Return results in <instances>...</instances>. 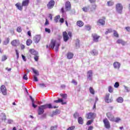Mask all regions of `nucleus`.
Listing matches in <instances>:
<instances>
[{
  "label": "nucleus",
  "mask_w": 130,
  "mask_h": 130,
  "mask_svg": "<svg viewBox=\"0 0 130 130\" xmlns=\"http://www.w3.org/2000/svg\"><path fill=\"white\" fill-rule=\"evenodd\" d=\"M103 122L104 124V126L106 128H107L108 129H109L110 128V122H109V120H108V119L105 118L103 120Z\"/></svg>",
  "instance_id": "423d86ee"
},
{
  "label": "nucleus",
  "mask_w": 130,
  "mask_h": 130,
  "mask_svg": "<svg viewBox=\"0 0 130 130\" xmlns=\"http://www.w3.org/2000/svg\"><path fill=\"white\" fill-rule=\"evenodd\" d=\"M108 91L109 93H112L113 92V89L111 86L108 87Z\"/></svg>",
  "instance_id": "a18cd8bd"
},
{
  "label": "nucleus",
  "mask_w": 130,
  "mask_h": 130,
  "mask_svg": "<svg viewBox=\"0 0 130 130\" xmlns=\"http://www.w3.org/2000/svg\"><path fill=\"white\" fill-rule=\"evenodd\" d=\"M114 86L115 88H118V87H119V83L118 82H116Z\"/></svg>",
  "instance_id": "bf43d9fd"
},
{
  "label": "nucleus",
  "mask_w": 130,
  "mask_h": 130,
  "mask_svg": "<svg viewBox=\"0 0 130 130\" xmlns=\"http://www.w3.org/2000/svg\"><path fill=\"white\" fill-rule=\"evenodd\" d=\"M6 59H8V57H7V56L6 55H4L2 56V61H5V60H6Z\"/></svg>",
  "instance_id": "49530a36"
},
{
  "label": "nucleus",
  "mask_w": 130,
  "mask_h": 130,
  "mask_svg": "<svg viewBox=\"0 0 130 130\" xmlns=\"http://www.w3.org/2000/svg\"><path fill=\"white\" fill-rule=\"evenodd\" d=\"M89 6L88 7H84L82 8V11L83 12H84L85 13H87V12H89Z\"/></svg>",
  "instance_id": "72a5a7b5"
},
{
  "label": "nucleus",
  "mask_w": 130,
  "mask_h": 130,
  "mask_svg": "<svg viewBox=\"0 0 130 130\" xmlns=\"http://www.w3.org/2000/svg\"><path fill=\"white\" fill-rule=\"evenodd\" d=\"M67 57L68 59H72L74 57V53L72 52H68L67 54Z\"/></svg>",
  "instance_id": "5701e85b"
},
{
  "label": "nucleus",
  "mask_w": 130,
  "mask_h": 130,
  "mask_svg": "<svg viewBox=\"0 0 130 130\" xmlns=\"http://www.w3.org/2000/svg\"><path fill=\"white\" fill-rule=\"evenodd\" d=\"M30 4V0H24L22 2L23 7H28Z\"/></svg>",
  "instance_id": "6ab92c4d"
},
{
  "label": "nucleus",
  "mask_w": 130,
  "mask_h": 130,
  "mask_svg": "<svg viewBox=\"0 0 130 130\" xmlns=\"http://www.w3.org/2000/svg\"><path fill=\"white\" fill-rule=\"evenodd\" d=\"M60 113V111L58 109H56L55 111H53V115H56Z\"/></svg>",
  "instance_id": "f704fd0d"
},
{
  "label": "nucleus",
  "mask_w": 130,
  "mask_h": 130,
  "mask_svg": "<svg viewBox=\"0 0 130 130\" xmlns=\"http://www.w3.org/2000/svg\"><path fill=\"white\" fill-rule=\"evenodd\" d=\"M9 43H10V38H7L4 42V44L7 45V44H9Z\"/></svg>",
  "instance_id": "473e14b6"
},
{
  "label": "nucleus",
  "mask_w": 130,
  "mask_h": 130,
  "mask_svg": "<svg viewBox=\"0 0 130 130\" xmlns=\"http://www.w3.org/2000/svg\"><path fill=\"white\" fill-rule=\"evenodd\" d=\"M89 92L91 94H92V95H94L95 94V90H94V88L92 87H89Z\"/></svg>",
  "instance_id": "e433bc0d"
},
{
  "label": "nucleus",
  "mask_w": 130,
  "mask_h": 130,
  "mask_svg": "<svg viewBox=\"0 0 130 130\" xmlns=\"http://www.w3.org/2000/svg\"><path fill=\"white\" fill-rule=\"evenodd\" d=\"M59 19H60V15L56 16L54 18V21H55V23H57V22H58V20H59Z\"/></svg>",
  "instance_id": "37998d69"
},
{
  "label": "nucleus",
  "mask_w": 130,
  "mask_h": 130,
  "mask_svg": "<svg viewBox=\"0 0 130 130\" xmlns=\"http://www.w3.org/2000/svg\"><path fill=\"white\" fill-rule=\"evenodd\" d=\"M106 116L108 117V119L110 120V121H114V116L111 114L110 112H108L106 113Z\"/></svg>",
  "instance_id": "f8f14e48"
},
{
  "label": "nucleus",
  "mask_w": 130,
  "mask_h": 130,
  "mask_svg": "<svg viewBox=\"0 0 130 130\" xmlns=\"http://www.w3.org/2000/svg\"><path fill=\"white\" fill-rule=\"evenodd\" d=\"M59 45H60V44L59 43H57L56 44V46H55V51H56V52H57V51H58V47H59Z\"/></svg>",
  "instance_id": "c03bdc74"
},
{
  "label": "nucleus",
  "mask_w": 130,
  "mask_h": 130,
  "mask_svg": "<svg viewBox=\"0 0 130 130\" xmlns=\"http://www.w3.org/2000/svg\"><path fill=\"white\" fill-rule=\"evenodd\" d=\"M78 122L79 124H84V119L82 117H79L78 118Z\"/></svg>",
  "instance_id": "393cba45"
},
{
  "label": "nucleus",
  "mask_w": 130,
  "mask_h": 130,
  "mask_svg": "<svg viewBox=\"0 0 130 130\" xmlns=\"http://www.w3.org/2000/svg\"><path fill=\"white\" fill-rule=\"evenodd\" d=\"M34 81L35 82H38V78H37L36 75H34Z\"/></svg>",
  "instance_id": "4d7b16f0"
},
{
  "label": "nucleus",
  "mask_w": 130,
  "mask_h": 130,
  "mask_svg": "<svg viewBox=\"0 0 130 130\" xmlns=\"http://www.w3.org/2000/svg\"><path fill=\"white\" fill-rule=\"evenodd\" d=\"M29 98L31 101L32 107H33V108H36L37 107V105H35L34 103V99L32 98L31 95L29 96Z\"/></svg>",
  "instance_id": "b1692460"
},
{
  "label": "nucleus",
  "mask_w": 130,
  "mask_h": 130,
  "mask_svg": "<svg viewBox=\"0 0 130 130\" xmlns=\"http://www.w3.org/2000/svg\"><path fill=\"white\" fill-rule=\"evenodd\" d=\"M0 93H2L3 95H7L8 92H7V87L4 85H2L0 87Z\"/></svg>",
  "instance_id": "39448f33"
},
{
  "label": "nucleus",
  "mask_w": 130,
  "mask_h": 130,
  "mask_svg": "<svg viewBox=\"0 0 130 130\" xmlns=\"http://www.w3.org/2000/svg\"><path fill=\"white\" fill-rule=\"evenodd\" d=\"M75 128H76V127L75 126H72L68 127L67 130H74L75 129Z\"/></svg>",
  "instance_id": "864d4df0"
},
{
  "label": "nucleus",
  "mask_w": 130,
  "mask_h": 130,
  "mask_svg": "<svg viewBox=\"0 0 130 130\" xmlns=\"http://www.w3.org/2000/svg\"><path fill=\"white\" fill-rule=\"evenodd\" d=\"M125 29H126V31H128V32H130V27L129 26L126 27Z\"/></svg>",
  "instance_id": "774afa93"
},
{
  "label": "nucleus",
  "mask_w": 130,
  "mask_h": 130,
  "mask_svg": "<svg viewBox=\"0 0 130 130\" xmlns=\"http://www.w3.org/2000/svg\"><path fill=\"white\" fill-rule=\"evenodd\" d=\"M13 121H14L12 119H8L7 122L9 124H11L13 123Z\"/></svg>",
  "instance_id": "052dcab7"
},
{
  "label": "nucleus",
  "mask_w": 130,
  "mask_h": 130,
  "mask_svg": "<svg viewBox=\"0 0 130 130\" xmlns=\"http://www.w3.org/2000/svg\"><path fill=\"white\" fill-rule=\"evenodd\" d=\"M123 9V7L122 5L120 3H118L116 5V11L119 13L121 14L122 13V10Z\"/></svg>",
  "instance_id": "20e7f679"
},
{
  "label": "nucleus",
  "mask_w": 130,
  "mask_h": 130,
  "mask_svg": "<svg viewBox=\"0 0 130 130\" xmlns=\"http://www.w3.org/2000/svg\"><path fill=\"white\" fill-rule=\"evenodd\" d=\"M112 29L108 28V29H107V31L105 32V34H106V35H107V34H109V33H112Z\"/></svg>",
  "instance_id": "79ce46f5"
},
{
  "label": "nucleus",
  "mask_w": 130,
  "mask_h": 130,
  "mask_svg": "<svg viewBox=\"0 0 130 130\" xmlns=\"http://www.w3.org/2000/svg\"><path fill=\"white\" fill-rule=\"evenodd\" d=\"M113 35L115 37H116V38H118L119 37V35H118V33L117 32V31H116V30H113Z\"/></svg>",
  "instance_id": "ea45409f"
},
{
  "label": "nucleus",
  "mask_w": 130,
  "mask_h": 130,
  "mask_svg": "<svg viewBox=\"0 0 130 130\" xmlns=\"http://www.w3.org/2000/svg\"><path fill=\"white\" fill-rule=\"evenodd\" d=\"M31 70H32L34 74H35V76H39V72H38V71L35 70L34 68H31Z\"/></svg>",
  "instance_id": "c85d7f7f"
},
{
  "label": "nucleus",
  "mask_w": 130,
  "mask_h": 130,
  "mask_svg": "<svg viewBox=\"0 0 130 130\" xmlns=\"http://www.w3.org/2000/svg\"><path fill=\"white\" fill-rule=\"evenodd\" d=\"M55 4V2H54V1L51 0L48 3V4L47 5V7L48 9H49V10L52 9V8H53V7H54Z\"/></svg>",
  "instance_id": "9d476101"
},
{
  "label": "nucleus",
  "mask_w": 130,
  "mask_h": 130,
  "mask_svg": "<svg viewBox=\"0 0 130 130\" xmlns=\"http://www.w3.org/2000/svg\"><path fill=\"white\" fill-rule=\"evenodd\" d=\"M51 130H56L57 129V125L52 126L50 127Z\"/></svg>",
  "instance_id": "09e8293b"
},
{
  "label": "nucleus",
  "mask_w": 130,
  "mask_h": 130,
  "mask_svg": "<svg viewBox=\"0 0 130 130\" xmlns=\"http://www.w3.org/2000/svg\"><path fill=\"white\" fill-rule=\"evenodd\" d=\"M34 59L36 60V61H38V59H39V56L38 55H38H35Z\"/></svg>",
  "instance_id": "603ef678"
},
{
  "label": "nucleus",
  "mask_w": 130,
  "mask_h": 130,
  "mask_svg": "<svg viewBox=\"0 0 130 130\" xmlns=\"http://www.w3.org/2000/svg\"><path fill=\"white\" fill-rule=\"evenodd\" d=\"M77 25L78 27H83L84 26V22L81 20L77 22Z\"/></svg>",
  "instance_id": "cd10ccee"
},
{
  "label": "nucleus",
  "mask_w": 130,
  "mask_h": 130,
  "mask_svg": "<svg viewBox=\"0 0 130 130\" xmlns=\"http://www.w3.org/2000/svg\"><path fill=\"white\" fill-rule=\"evenodd\" d=\"M29 52L30 54H32V55L35 56L38 55V52L36 51L34 49H29Z\"/></svg>",
  "instance_id": "a211bd4d"
},
{
  "label": "nucleus",
  "mask_w": 130,
  "mask_h": 130,
  "mask_svg": "<svg viewBox=\"0 0 130 130\" xmlns=\"http://www.w3.org/2000/svg\"><path fill=\"white\" fill-rule=\"evenodd\" d=\"M73 116L74 118H78L79 117V113L76 112L74 114Z\"/></svg>",
  "instance_id": "3c124183"
},
{
  "label": "nucleus",
  "mask_w": 130,
  "mask_h": 130,
  "mask_svg": "<svg viewBox=\"0 0 130 130\" xmlns=\"http://www.w3.org/2000/svg\"><path fill=\"white\" fill-rule=\"evenodd\" d=\"M20 44V41L19 40H14L11 42V45L14 47H17Z\"/></svg>",
  "instance_id": "ddd939ff"
},
{
  "label": "nucleus",
  "mask_w": 130,
  "mask_h": 130,
  "mask_svg": "<svg viewBox=\"0 0 130 130\" xmlns=\"http://www.w3.org/2000/svg\"><path fill=\"white\" fill-rule=\"evenodd\" d=\"M87 79H89L90 81L93 80V71L89 70L87 72Z\"/></svg>",
  "instance_id": "9b49d317"
},
{
  "label": "nucleus",
  "mask_w": 130,
  "mask_h": 130,
  "mask_svg": "<svg viewBox=\"0 0 130 130\" xmlns=\"http://www.w3.org/2000/svg\"><path fill=\"white\" fill-rule=\"evenodd\" d=\"M105 17H103V19H99L96 24L98 26H104L105 25Z\"/></svg>",
  "instance_id": "0eeeda50"
},
{
  "label": "nucleus",
  "mask_w": 130,
  "mask_h": 130,
  "mask_svg": "<svg viewBox=\"0 0 130 130\" xmlns=\"http://www.w3.org/2000/svg\"><path fill=\"white\" fill-rule=\"evenodd\" d=\"M93 121H94V120H88L87 122H86V125H90V124H91Z\"/></svg>",
  "instance_id": "de8ad7c7"
},
{
  "label": "nucleus",
  "mask_w": 130,
  "mask_h": 130,
  "mask_svg": "<svg viewBox=\"0 0 130 130\" xmlns=\"http://www.w3.org/2000/svg\"><path fill=\"white\" fill-rule=\"evenodd\" d=\"M32 40L31 39H28L26 41V44L27 46H30L31 44H32Z\"/></svg>",
  "instance_id": "c9c22d12"
},
{
  "label": "nucleus",
  "mask_w": 130,
  "mask_h": 130,
  "mask_svg": "<svg viewBox=\"0 0 130 130\" xmlns=\"http://www.w3.org/2000/svg\"><path fill=\"white\" fill-rule=\"evenodd\" d=\"M71 2H70V1H67L66 3L65 4V9H66V11L68 12L69 11L71 10Z\"/></svg>",
  "instance_id": "4468645a"
},
{
  "label": "nucleus",
  "mask_w": 130,
  "mask_h": 130,
  "mask_svg": "<svg viewBox=\"0 0 130 130\" xmlns=\"http://www.w3.org/2000/svg\"><path fill=\"white\" fill-rule=\"evenodd\" d=\"M45 32H47V33H49V34L50 33V29L49 28H45Z\"/></svg>",
  "instance_id": "e2e57ef3"
},
{
  "label": "nucleus",
  "mask_w": 130,
  "mask_h": 130,
  "mask_svg": "<svg viewBox=\"0 0 130 130\" xmlns=\"http://www.w3.org/2000/svg\"><path fill=\"white\" fill-rule=\"evenodd\" d=\"M75 45H76V46L77 47L78 46V47H80V40H77L76 41Z\"/></svg>",
  "instance_id": "8fccbe9b"
},
{
  "label": "nucleus",
  "mask_w": 130,
  "mask_h": 130,
  "mask_svg": "<svg viewBox=\"0 0 130 130\" xmlns=\"http://www.w3.org/2000/svg\"><path fill=\"white\" fill-rule=\"evenodd\" d=\"M34 40L36 43H38L40 41V37L39 36H36L34 38Z\"/></svg>",
  "instance_id": "bb28decb"
},
{
  "label": "nucleus",
  "mask_w": 130,
  "mask_h": 130,
  "mask_svg": "<svg viewBox=\"0 0 130 130\" xmlns=\"http://www.w3.org/2000/svg\"><path fill=\"white\" fill-rule=\"evenodd\" d=\"M1 117L2 121H6L7 120V115L5 113H2Z\"/></svg>",
  "instance_id": "a878e982"
},
{
  "label": "nucleus",
  "mask_w": 130,
  "mask_h": 130,
  "mask_svg": "<svg viewBox=\"0 0 130 130\" xmlns=\"http://www.w3.org/2000/svg\"><path fill=\"white\" fill-rule=\"evenodd\" d=\"M110 96V93H107L106 94V96L105 97V101L106 102V103H111L112 101H113V100L112 98L110 99L109 96Z\"/></svg>",
  "instance_id": "1a4fd4ad"
},
{
  "label": "nucleus",
  "mask_w": 130,
  "mask_h": 130,
  "mask_svg": "<svg viewBox=\"0 0 130 130\" xmlns=\"http://www.w3.org/2000/svg\"><path fill=\"white\" fill-rule=\"evenodd\" d=\"M62 36L64 42H67L69 41L70 38H72L73 35L72 34L71 31H69L68 34L67 31H63Z\"/></svg>",
  "instance_id": "f03ea898"
},
{
  "label": "nucleus",
  "mask_w": 130,
  "mask_h": 130,
  "mask_svg": "<svg viewBox=\"0 0 130 130\" xmlns=\"http://www.w3.org/2000/svg\"><path fill=\"white\" fill-rule=\"evenodd\" d=\"M96 9H97V5H92L89 9V13H93L96 11Z\"/></svg>",
  "instance_id": "f3484780"
},
{
  "label": "nucleus",
  "mask_w": 130,
  "mask_h": 130,
  "mask_svg": "<svg viewBox=\"0 0 130 130\" xmlns=\"http://www.w3.org/2000/svg\"><path fill=\"white\" fill-rule=\"evenodd\" d=\"M56 44V41L55 40H52L49 46L51 48H52V49H54V47H55Z\"/></svg>",
  "instance_id": "2eb2a0df"
},
{
  "label": "nucleus",
  "mask_w": 130,
  "mask_h": 130,
  "mask_svg": "<svg viewBox=\"0 0 130 130\" xmlns=\"http://www.w3.org/2000/svg\"><path fill=\"white\" fill-rule=\"evenodd\" d=\"M60 96H61L63 99H67V98H68V94L66 93H60Z\"/></svg>",
  "instance_id": "4c0bfd02"
},
{
  "label": "nucleus",
  "mask_w": 130,
  "mask_h": 130,
  "mask_svg": "<svg viewBox=\"0 0 130 130\" xmlns=\"http://www.w3.org/2000/svg\"><path fill=\"white\" fill-rule=\"evenodd\" d=\"M47 108H49V109H52V108L55 109V108H58V107H56V106L52 107V105H51V104L43 105L39 107L38 110V114L39 115H41V114H43L44 113V109H47Z\"/></svg>",
  "instance_id": "f257e3e1"
},
{
  "label": "nucleus",
  "mask_w": 130,
  "mask_h": 130,
  "mask_svg": "<svg viewBox=\"0 0 130 130\" xmlns=\"http://www.w3.org/2000/svg\"><path fill=\"white\" fill-rule=\"evenodd\" d=\"M91 36L93 42H99V39L100 38V36H98L97 34H92Z\"/></svg>",
  "instance_id": "6e6552de"
},
{
  "label": "nucleus",
  "mask_w": 130,
  "mask_h": 130,
  "mask_svg": "<svg viewBox=\"0 0 130 130\" xmlns=\"http://www.w3.org/2000/svg\"><path fill=\"white\" fill-rule=\"evenodd\" d=\"M47 25H49V22L47 19H46V22L45 23V26H47Z\"/></svg>",
  "instance_id": "69168bd1"
},
{
  "label": "nucleus",
  "mask_w": 130,
  "mask_h": 130,
  "mask_svg": "<svg viewBox=\"0 0 130 130\" xmlns=\"http://www.w3.org/2000/svg\"><path fill=\"white\" fill-rule=\"evenodd\" d=\"M113 67L114 69H119L120 68V63L119 62L116 61L113 63Z\"/></svg>",
  "instance_id": "4be33fe9"
},
{
  "label": "nucleus",
  "mask_w": 130,
  "mask_h": 130,
  "mask_svg": "<svg viewBox=\"0 0 130 130\" xmlns=\"http://www.w3.org/2000/svg\"><path fill=\"white\" fill-rule=\"evenodd\" d=\"M120 120H121V119H120V118L119 117H116L115 118H114V122H116V123H118L119 122V121H120Z\"/></svg>",
  "instance_id": "a19ab883"
},
{
  "label": "nucleus",
  "mask_w": 130,
  "mask_h": 130,
  "mask_svg": "<svg viewBox=\"0 0 130 130\" xmlns=\"http://www.w3.org/2000/svg\"><path fill=\"white\" fill-rule=\"evenodd\" d=\"M116 43H117V44H121L122 45L124 46L125 45L126 42H124V41L122 40V39H118L117 40Z\"/></svg>",
  "instance_id": "412c9836"
},
{
  "label": "nucleus",
  "mask_w": 130,
  "mask_h": 130,
  "mask_svg": "<svg viewBox=\"0 0 130 130\" xmlns=\"http://www.w3.org/2000/svg\"><path fill=\"white\" fill-rule=\"evenodd\" d=\"M39 86L41 88H44V87H45V84L44 83H40L39 84Z\"/></svg>",
  "instance_id": "680f3d73"
},
{
  "label": "nucleus",
  "mask_w": 130,
  "mask_h": 130,
  "mask_svg": "<svg viewBox=\"0 0 130 130\" xmlns=\"http://www.w3.org/2000/svg\"><path fill=\"white\" fill-rule=\"evenodd\" d=\"M59 22L62 24L64 22V19L63 18H60Z\"/></svg>",
  "instance_id": "0e129e2a"
},
{
  "label": "nucleus",
  "mask_w": 130,
  "mask_h": 130,
  "mask_svg": "<svg viewBox=\"0 0 130 130\" xmlns=\"http://www.w3.org/2000/svg\"><path fill=\"white\" fill-rule=\"evenodd\" d=\"M23 80L27 81L28 80V77H27V74H24L23 77Z\"/></svg>",
  "instance_id": "13d9d810"
},
{
  "label": "nucleus",
  "mask_w": 130,
  "mask_h": 130,
  "mask_svg": "<svg viewBox=\"0 0 130 130\" xmlns=\"http://www.w3.org/2000/svg\"><path fill=\"white\" fill-rule=\"evenodd\" d=\"M54 103H61L62 105H64L67 104V102H63L62 99H58L57 100L54 101Z\"/></svg>",
  "instance_id": "dca6fc26"
},
{
  "label": "nucleus",
  "mask_w": 130,
  "mask_h": 130,
  "mask_svg": "<svg viewBox=\"0 0 130 130\" xmlns=\"http://www.w3.org/2000/svg\"><path fill=\"white\" fill-rule=\"evenodd\" d=\"M15 6L16 7L17 9L18 10H19V11H22L23 10V5H21V3H18L15 4Z\"/></svg>",
  "instance_id": "aec40b11"
},
{
  "label": "nucleus",
  "mask_w": 130,
  "mask_h": 130,
  "mask_svg": "<svg viewBox=\"0 0 130 130\" xmlns=\"http://www.w3.org/2000/svg\"><path fill=\"white\" fill-rule=\"evenodd\" d=\"M91 26H90L89 25H87L85 26L84 29L86 31H90V30H91Z\"/></svg>",
  "instance_id": "58836bf2"
},
{
  "label": "nucleus",
  "mask_w": 130,
  "mask_h": 130,
  "mask_svg": "<svg viewBox=\"0 0 130 130\" xmlns=\"http://www.w3.org/2000/svg\"><path fill=\"white\" fill-rule=\"evenodd\" d=\"M93 128H94L93 126H89L87 130H93Z\"/></svg>",
  "instance_id": "338daca9"
},
{
  "label": "nucleus",
  "mask_w": 130,
  "mask_h": 130,
  "mask_svg": "<svg viewBox=\"0 0 130 130\" xmlns=\"http://www.w3.org/2000/svg\"><path fill=\"white\" fill-rule=\"evenodd\" d=\"M17 31L19 33H21V32H22V28H21L20 26H19L17 27Z\"/></svg>",
  "instance_id": "6e6d98bb"
},
{
  "label": "nucleus",
  "mask_w": 130,
  "mask_h": 130,
  "mask_svg": "<svg viewBox=\"0 0 130 130\" xmlns=\"http://www.w3.org/2000/svg\"><path fill=\"white\" fill-rule=\"evenodd\" d=\"M96 115L95 113L89 112L86 114V118L87 119L94 120L95 119V117H96Z\"/></svg>",
  "instance_id": "7ed1b4c3"
},
{
  "label": "nucleus",
  "mask_w": 130,
  "mask_h": 130,
  "mask_svg": "<svg viewBox=\"0 0 130 130\" xmlns=\"http://www.w3.org/2000/svg\"><path fill=\"white\" fill-rule=\"evenodd\" d=\"M117 102L118 103H122L123 102V98L122 97H118L116 100Z\"/></svg>",
  "instance_id": "c756f323"
},
{
  "label": "nucleus",
  "mask_w": 130,
  "mask_h": 130,
  "mask_svg": "<svg viewBox=\"0 0 130 130\" xmlns=\"http://www.w3.org/2000/svg\"><path fill=\"white\" fill-rule=\"evenodd\" d=\"M71 83H72V84H74L76 86L78 85V82L76 80H75V79H73Z\"/></svg>",
  "instance_id": "5fc2aeb1"
},
{
  "label": "nucleus",
  "mask_w": 130,
  "mask_h": 130,
  "mask_svg": "<svg viewBox=\"0 0 130 130\" xmlns=\"http://www.w3.org/2000/svg\"><path fill=\"white\" fill-rule=\"evenodd\" d=\"M107 5L108 7H112L114 5V3L112 1H110L107 2Z\"/></svg>",
  "instance_id": "2f4dec72"
},
{
  "label": "nucleus",
  "mask_w": 130,
  "mask_h": 130,
  "mask_svg": "<svg viewBox=\"0 0 130 130\" xmlns=\"http://www.w3.org/2000/svg\"><path fill=\"white\" fill-rule=\"evenodd\" d=\"M92 55H97L98 54V51L95 49H93L92 51L90 52Z\"/></svg>",
  "instance_id": "7c9ffc66"
}]
</instances>
